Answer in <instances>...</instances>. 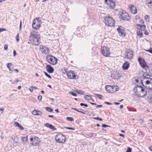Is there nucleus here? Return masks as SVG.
<instances>
[{
	"label": "nucleus",
	"mask_w": 152,
	"mask_h": 152,
	"mask_svg": "<svg viewBox=\"0 0 152 152\" xmlns=\"http://www.w3.org/2000/svg\"><path fill=\"white\" fill-rule=\"evenodd\" d=\"M84 98L85 99L87 100H90L92 99L91 96L90 95H86Z\"/></svg>",
	"instance_id": "5701e85b"
},
{
	"label": "nucleus",
	"mask_w": 152,
	"mask_h": 152,
	"mask_svg": "<svg viewBox=\"0 0 152 152\" xmlns=\"http://www.w3.org/2000/svg\"><path fill=\"white\" fill-rule=\"evenodd\" d=\"M71 109H73V110H75L78 112H79V113H81L83 114H85V113L83 112L82 111H80L79 110H78V109H76V108H71Z\"/></svg>",
	"instance_id": "72a5a7b5"
},
{
	"label": "nucleus",
	"mask_w": 152,
	"mask_h": 152,
	"mask_svg": "<svg viewBox=\"0 0 152 152\" xmlns=\"http://www.w3.org/2000/svg\"><path fill=\"white\" fill-rule=\"evenodd\" d=\"M119 135L120 136H122V137H124V134H119Z\"/></svg>",
	"instance_id": "e2e57ef3"
},
{
	"label": "nucleus",
	"mask_w": 152,
	"mask_h": 152,
	"mask_svg": "<svg viewBox=\"0 0 152 152\" xmlns=\"http://www.w3.org/2000/svg\"><path fill=\"white\" fill-rule=\"evenodd\" d=\"M145 51L147 52H149L152 54V48H151L149 50H146Z\"/></svg>",
	"instance_id": "a18cd8bd"
},
{
	"label": "nucleus",
	"mask_w": 152,
	"mask_h": 152,
	"mask_svg": "<svg viewBox=\"0 0 152 152\" xmlns=\"http://www.w3.org/2000/svg\"><path fill=\"white\" fill-rule=\"evenodd\" d=\"M19 81V80H15L14 82H12V84H17V83Z\"/></svg>",
	"instance_id": "c03bdc74"
},
{
	"label": "nucleus",
	"mask_w": 152,
	"mask_h": 152,
	"mask_svg": "<svg viewBox=\"0 0 152 152\" xmlns=\"http://www.w3.org/2000/svg\"><path fill=\"white\" fill-rule=\"evenodd\" d=\"M107 4L109 5L110 8L112 9H113L115 6V3L111 0H109Z\"/></svg>",
	"instance_id": "a211bd4d"
},
{
	"label": "nucleus",
	"mask_w": 152,
	"mask_h": 152,
	"mask_svg": "<svg viewBox=\"0 0 152 152\" xmlns=\"http://www.w3.org/2000/svg\"><path fill=\"white\" fill-rule=\"evenodd\" d=\"M114 104L116 105H118L120 104V103L118 102H114Z\"/></svg>",
	"instance_id": "338daca9"
},
{
	"label": "nucleus",
	"mask_w": 152,
	"mask_h": 152,
	"mask_svg": "<svg viewBox=\"0 0 152 152\" xmlns=\"http://www.w3.org/2000/svg\"><path fill=\"white\" fill-rule=\"evenodd\" d=\"M4 49L5 50H7V48H8V46L7 45H5L4 46Z\"/></svg>",
	"instance_id": "4d7b16f0"
},
{
	"label": "nucleus",
	"mask_w": 152,
	"mask_h": 152,
	"mask_svg": "<svg viewBox=\"0 0 152 152\" xmlns=\"http://www.w3.org/2000/svg\"><path fill=\"white\" fill-rule=\"evenodd\" d=\"M75 91L77 93L81 95H84L85 94V93L84 92L80 90H76Z\"/></svg>",
	"instance_id": "a878e982"
},
{
	"label": "nucleus",
	"mask_w": 152,
	"mask_h": 152,
	"mask_svg": "<svg viewBox=\"0 0 152 152\" xmlns=\"http://www.w3.org/2000/svg\"><path fill=\"white\" fill-rule=\"evenodd\" d=\"M37 112V113H36L37 115H36L41 116L42 115V113L41 111L38 110Z\"/></svg>",
	"instance_id": "4c0bfd02"
},
{
	"label": "nucleus",
	"mask_w": 152,
	"mask_h": 152,
	"mask_svg": "<svg viewBox=\"0 0 152 152\" xmlns=\"http://www.w3.org/2000/svg\"><path fill=\"white\" fill-rule=\"evenodd\" d=\"M102 127H109V126L108 125H107L106 124H102Z\"/></svg>",
	"instance_id": "3c124183"
},
{
	"label": "nucleus",
	"mask_w": 152,
	"mask_h": 152,
	"mask_svg": "<svg viewBox=\"0 0 152 152\" xmlns=\"http://www.w3.org/2000/svg\"><path fill=\"white\" fill-rule=\"evenodd\" d=\"M144 34L146 35H148V32L147 31H145L144 32Z\"/></svg>",
	"instance_id": "680f3d73"
},
{
	"label": "nucleus",
	"mask_w": 152,
	"mask_h": 152,
	"mask_svg": "<svg viewBox=\"0 0 152 152\" xmlns=\"http://www.w3.org/2000/svg\"><path fill=\"white\" fill-rule=\"evenodd\" d=\"M89 135H90V137H92L94 136H96L97 134L95 133H90L89 134Z\"/></svg>",
	"instance_id": "f704fd0d"
},
{
	"label": "nucleus",
	"mask_w": 152,
	"mask_h": 152,
	"mask_svg": "<svg viewBox=\"0 0 152 152\" xmlns=\"http://www.w3.org/2000/svg\"><path fill=\"white\" fill-rule=\"evenodd\" d=\"M80 105L81 106H84L86 107H88V105L86 104H85L83 103H81L80 104Z\"/></svg>",
	"instance_id": "a19ab883"
},
{
	"label": "nucleus",
	"mask_w": 152,
	"mask_h": 152,
	"mask_svg": "<svg viewBox=\"0 0 152 152\" xmlns=\"http://www.w3.org/2000/svg\"><path fill=\"white\" fill-rule=\"evenodd\" d=\"M104 103L106 104H108V105H112V104L111 103H110V102H104Z\"/></svg>",
	"instance_id": "5fc2aeb1"
},
{
	"label": "nucleus",
	"mask_w": 152,
	"mask_h": 152,
	"mask_svg": "<svg viewBox=\"0 0 152 152\" xmlns=\"http://www.w3.org/2000/svg\"><path fill=\"white\" fill-rule=\"evenodd\" d=\"M129 66V62L127 61H126L123 65L122 69L123 70H127L128 69Z\"/></svg>",
	"instance_id": "f3484780"
},
{
	"label": "nucleus",
	"mask_w": 152,
	"mask_h": 152,
	"mask_svg": "<svg viewBox=\"0 0 152 152\" xmlns=\"http://www.w3.org/2000/svg\"><path fill=\"white\" fill-rule=\"evenodd\" d=\"M112 86H105L106 90L109 93H113L114 92V91L113 90Z\"/></svg>",
	"instance_id": "4468645a"
},
{
	"label": "nucleus",
	"mask_w": 152,
	"mask_h": 152,
	"mask_svg": "<svg viewBox=\"0 0 152 152\" xmlns=\"http://www.w3.org/2000/svg\"><path fill=\"white\" fill-rule=\"evenodd\" d=\"M150 150L152 151V146H151L149 148Z\"/></svg>",
	"instance_id": "774afa93"
},
{
	"label": "nucleus",
	"mask_w": 152,
	"mask_h": 152,
	"mask_svg": "<svg viewBox=\"0 0 152 152\" xmlns=\"http://www.w3.org/2000/svg\"><path fill=\"white\" fill-rule=\"evenodd\" d=\"M4 110V108L3 107H1V108H0V112L1 111V113H3Z\"/></svg>",
	"instance_id": "864d4df0"
},
{
	"label": "nucleus",
	"mask_w": 152,
	"mask_h": 152,
	"mask_svg": "<svg viewBox=\"0 0 152 152\" xmlns=\"http://www.w3.org/2000/svg\"><path fill=\"white\" fill-rule=\"evenodd\" d=\"M47 61L52 65H54L57 63L58 59L51 55H48L46 57Z\"/></svg>",
	"instance_id": "20e7f679"
},
{
	"label": "nucleus",
	"mask_w": 152,
	"mask_h": 152,
	"mask_svg": "<svg viewBox=\"0 0 152 152\" xmlns=\"http://www.w3.org/2000/svg\"><path fill=\"white\" fill-rule=\"evenodd\" d=\"M90 103L92 105H96L97 104L96 103H94L90 102Z\"/></svg>",
	"instance_id": "052dcab7"
},
{
	"label": "nucleus",
	"mask_w": 152,
	"mask_h": 152,
	"mask_svg": "<svg viewBox=\"0 0 152 152\" xmlns=\"http://www.w3.org/2000/svg\"><path fill=\"white\" fill-rule=\"evenodd\" d=\"M126 56L125 57L127 59H131L133 57V52L132 50H128L126 51Z\"/></svg>",
	"instance_id": "9b49d317"
},
{
	"label": "nucleus",
	"mask_w": 152,
	"mask_h": 152,
	"mask_svg": "<svg viewBox=\"0 0 152 152\" xmlns=\"http://www.w3.org/2000/svg\"><path fill=\"white\" fill-rule=\"evenodd\" d=\"M66 118L67 120L69 121H73L74 120L73 118L71 117H67Z\"/></svg>",
	"instance_id": "e433bc0d"
},
{
	"label": "nucleus",
	"mask_w": 152,
	"mask_h": 152,
	"mask_svg": "<svg viewBox=\"0 0 152 152\" xmlns=\"http://www.w3.org/2000/svg\"><path fill=\"white\" fill-rule=\"evenodd\" d=\"M66 74L68 77L70 79H76L78 78V77L74 71H68L66 72Z\"/></svg>",
	"instance_id": "0eeeda50"
},
{
	"label": "nucleus",
	"mask_w": 152,
	"mask_h": 152,
	"mask_svg": "<svg viewBox=\"0 0 152 152\" xmlns=\"http://www.w3.org/2000/svg\"><path fill=\"white\" fill-rule=\"evenodd\" d=\"M56 141L59 143H64L66 141L64 135L61 134H57L55 137Z\"/></svg>",
	"instance_id": "423d86ee"
},
{
	"label": "nucleus",
	"mask_w": 152,
	"mask_h": 152,
	"mask_svg": "<svg viewBox=\"0 0 152 152\" xmlns=\"http://www.w3.org/2000/svg\"><path fill=\"white\" fill-rule=\"evenodd\" d=\"M144 18L147 22H149L150 18L148 15H145L144 17Z\"/></svg>",
	"instance_id": "c85d7f7f"
},
{
	"label": "nucleus",
	"mask_w": 152,
	"mask_h": 152,
	"mask_svg": "<svg viewBox=\"0 0 152 152\" xmlns=\"http://www.w3.org/2000/svg\"><path fill=\"white\" fill-rule=\"evenodd\" d=\"M138 61L141 66L143 69H146L148 68V67L147 66L146 62L143 59L141 58H139L138 59Z\"/></svg>",
	"instance_id": "1a4fd4ad"
},
{
	"label": "nucleus",
	"mask_w": 152,
	"mask_h": 152,
	"mask_svg": "<svg viewBox=\"0 0 152 152\" xmlns=\"http://www.w3.org/2000/svg\"><path fill=\"white\" fill-rule=\"evenodd\" d=\"M102 53L103 56L105 57H108L110 54L109 48L106 47H103L101 48Z\"/></svg>",
	"instance_id": "6e6552de"
},
{
	"label": "nucleus",
	"mask_w": 152,
	"mask_h": 152,
	"mask_svg": "<svg viewBox=\"0 0 152 152\" xmlns=\"http://www.w3.org/2000/svg\"><path fill=\"white\" fill-rule=\"evenodd\" d=\"M148 75L152 77V69L151 70V71L149 72V75Z\"/></svg>",
	"instance_id": "13d9d810"
},
{
	"label": "nucleus",
	"mask_w": 152,
	"mask_h": 152,
	"mask_svg": "<svg viewBox=\"0 0 152 152\" xmlns=\"http://www.w3.org/2000/svg\"><path fill=\"white\" fill-rule=\"evenodd\" d=\"M7 31V29L5 28H0V32L4 31Z\"/></svg>",
	"instance_id": "de8ad7c7"
},
{
	"label": "nucleus",
	"mask_w": 152,
	"mask_h": 152,
	"mask_svg": "<svg viewBox=\"0 0 152 152\" xmlns=\"http://www.w3.org/2000/svg\"><path fill=\"white\" fill-rule=\"evenodd\" d=\"M93 118L94 119L99 120L100 121H102V119L101 118H99L98 117L97 118Z\"/></svg>",
	"instance_id": "79ce46f5"
},
{
	"label": "nucleus",
	"mask_w": 152,
	"mask_h": 152,
	"mask_svg": "<svg viewBox=\"0 0 152 152\" xmlns=\"http://www.w3.org/2000/svg\"><path fill=\"white\" fill-rule=\"evenodd\" d=\"M137 26H139V27L142 30H144L145 29V26L144 25L138 24Z\"/></svg>",
	"instance_id": "393cba45"
},
{
	"label": "nucleus",
	"mask_w": 152,
	"mask_h": 152,
	"mask_svg": "<svg viewBox=\"0 0 152 152\" xmlns=\"http://www.w3.org/2000/svg\"><path fill=\"white\" fill-rule=\"evenodd\" d=\"M137 35L139 36H142L143 34L142 31L140 29L137 30Z\"/></svg>",
	"instance_id": "b1692460"
},
{
	"label": "nucleus",
	"mask_w": 152,
	"mask_h": 152,
	"mask_svg": "<svg viewBox=\"0 0 152 152\" xmlns=\"http://www.w3.org/2000/svg\"><path fill=\"white\" fill-rule=\"evenodd\" d=\"M95 94L96 96H98V98L99 99H102L103 96L102 95H101V94Z\"/></svg>",
	"instance_id": "2f4dec72"
},
{
	"label": "nucleus",
	"mask_w": 152,
	"mask_h": 152,
	"mask_svg": "<svg viewBox=\"0 0 152 152\" xmlns=\"http://www.w3.org/2000/svg\"><path fill=\"white\" fill-rule=\"evenodd\" d=\"M48 117L50 118H53L54 117V116L52 115H49L48 116Z\"/></svg>",
	"instance_id": "69168bd1"
},
{
	"label": "nucleus",
	"mask_w": 152,
	"mask_h": 152,
	"mask_svg": "<svg viewBox=\"0 0 152 152\" xmlns=\"http://www.w3.org/2000/svg\"><path fill=\"white\" fill-rule=\"evenodd\" d=\"M41 50L42 53L48 54L49 53V49L45 46H42V48H41Z\"/></svg>",
	"instance_id": "f8f14e48"
},
{
	"label": "nucleus",
	"mask_w": 152,
	"mask_h": 152,
	"mask_svg": "<svg viewBox=\"0 0 152 152\" xmlns=\"http://www.w3.org/2000/svg\"><path fill=\"white\" fill-rule=\"evenodd\" d=\"M112 87L113 88V91H114V92L117 91L119 90V88L117 86H112Z\"/></svg>",
	"instance_id": "c756f323"
},
{
	"label": "nucleus",
	"mask_w": 152,
	"mask_h": 152,
	"mask_svg": "<svg viewBox=\"0 0 152 152\" xmlns=\"http://www.w3.org/2000/svg\"><path fill=\"white\" fill-rule=\"evenodd\" d=\"M65 128L66 129H68L69 130H75V129L73 128L72 127H65Z\"/></svg>",
	"instance_id": "37998d69"
},
{
	"label": "nucleus",
	"mask_w": 152,
	"mask_h": 152,
	"mask_svg": "<svg viewBox=\"0 0 152 152\" xmlns=\"http://www.w3.org/2000/svg\"><path fill=\"white\" fill-rule=\"evenodd\" d=\"M130 9L132 13L135 14L137 13V8L134 5H132L130 7Z\"/></svg>",
	"instance_id": "6ab92c4d"
},
{
	"label": "nucleus",
	"mask_w": 152,
	"mask_h": 152,
	"mask_svg": "<svg viewBox=\"0 0 152 152\" xmlns=\"http://www.w3.org/2000/svg\"><path fill=\"white\" fill-rule=\"evenodd\" d=\"M37 111L38 110H34L32 111V113L33 115H36V113H37Z\"/></svg>",
	"instance_id": "58836bf2"
},
{
	"label": "nucleus",
	"mask_w": 152,
	"mask_h": 152,
	"mask_svg": "<svg viewBox=\"0 0 152 152\" xmlns=\"http://www.w3.org/2000/svg\"><path fill=\"white\" fill-rule=\"evenodd\" d=\"M148 101L152 103V95L151 94L148 96Z\"/></svg>",
	"instance_id": "bb28decb"
},
{
	"label": "nucleus",
	"mask_w": 152,
	"mask_h": 152,
	"mask_svg": "<svg viewBox=\"0 0 152 152\" xmlns=\"http://www.w3.org/2000/svg\"><path fill=\"white\" fill-rule=\"evenodd\" d=\"M133 90L136 95L138 96L142 97L146 94V89L140 86H137L134 88Z\"/></svg>",
	"instance_id": "f03ea898"
},
{
	"label": "nucleus",
	"mask_w": 152,
	"mask_h": 152,
	"mask_svg": "<svg viewBox=\"0 0 152 152\" xmlns=\"http://www.w3.org/2000/svg\"><path fill=\"white\" fill-rule=\"evenodd\" d=\"M104 20L106 25L110 27L114 26L115 21L112 17L110 16L105 17Z\"/></svg>",
	"instance_id": "7ed1b4c3"
},
{
	"label": "nucleus",
	"mask_w": 152,
	"mask_h": 152,
	"mask_svg": "<svg viewBox=\"0 0 152 152\" xmlns=\"http://www.w3.org/2000/svg\"><path fill=\"white\" fill-rule=\"evenodd\" d=\"M69 94H71L72 95V96H77V95L76 94L73 92L71 91L69 93Z\"/></svg>",
	"instance_id": "473e14b6"
},
{
	"label": "nucleus",
	"mask_w": 152,
	"mask_h": 152,
	"mask_svg": "<svg viewBox=\"0 0 152 152\" xmlns=\"http://www.w3.org/2000/svg\"><path fill=\"white\" fill-rule=\"evenodd\" d=\"M111 77L114 79H118L120 77L119 74L118 72H114L112 74Z\"/></svg>",
	"instance_id": "dca6fc26"
},
{
	"label": "nucleus",
	"mask_w": 152,
	"mask_h": 152,
	"mask_svg": "<svg viewBox=\"0 0 152 152\" xmlns=\"http://www.w3.org/2000/svg\"><path fill=\"white\" fill-rule=\"evenodd\" d=\"M119 15H120V18L125 20L128 21L130 19V17L128 14L124 11L123 10L120 12Z\"/></svg>",
	"instance_id": "39448f33"
},
{
	"label": "nucleus",
	"mask_w": 152,
	"mask_h": 152,
	"mask_svg": "<svg viewBox=\"0 0 152 152\" xmlns=\"http://www.w3.org/2000/svg\"><path fill=\"white\" fill-rule=\"evenodd\" d=\"M40 36L39 33L37 30H33L31 32L29 40L33 45L36 46L40 43Z\"/></svg>",
	"instance_id": "f257e3e1"
},
{
	"label": "nucleus",
	"mask_w": 152,
	"mask_h": 152,
	"mask_svg": "<svg viewBox=\"0 0 152 152\" xmlns=\"http://www.w3.org/2000/svg\"><path fill=\"white\" fill-rule=\"evenodd\" d=\"M15 125L16 126L18 127L21 130H23L24 129V128L18 122H15Z\"/></svg>",
	"instance_id": "412c9836"
},
{
	"label": "nucleus",
	"mask_w": 152,
	"mask_h": 152,
	"mask_svg": "<svg viewBox=\"0 0 152 152\" xmlns=\"http://www.w3.org/2000/svg\"><path fill=\"white\" fill-rule=\"evenodd\" d=\"M49 128L50 129H53V130H56V129L51 124H50Z\"/></svg>",
	"instance_id": "7c9ffc66"
},
{
	"label": "nucleus",
	"mask_w": 152,
	"mask_h": 152,
	"mask_svg": "<svg viewBox=\"0 0 152 152\" xmlns=\"http://www.w3.org/2000/svg\"><path fill=\"white\" fill-rule=\"evenodd\" d=\"M16 55V51L15 50H13V56H15Z\"/></svg>",
	"instance_id": "6e6d98bb"
},
{
	"label": "nucleus",
	"mask_w": 152,
	"mask_h": 152,
	"mask_svg": "<svg viewBox=\"0 0 152 152\" xmlns=\"http://www.w3.org/2000/svg\"><path fill=\"white\" fill-rule=\"evenodd\" d=\"M102 107V105H98L96 106V107L97 108L101 107Z\"/></svg>",
	"instance_id": "bf43d9fd"
},
{
	"label": "nucleus",
	"mask_w": 152,
	"mask_h": 152,
	"mask_svg": "<svg viewBox=\"0 0 152 152\" xmlns=\"http://www.w3.org/2000/svg\"><path fill=\"white\" fill-rule=\"evenodd\" d=\"M117 31H118L119 35L122 36H125V35L124 33L123 32L122 30L120 28H118L117 29Z\"/></svg>",
	"instance_id": "aec40b11"
},
{
	"label": "nucleus",
	"mask_w": 152,
	"mask_h": 152,
	"mask_svg": "<svg viewBox=\"0 0 152 152\" xmlns=\"http://www.w3.org/2000/svg\"><path fill=\"white\" fill-rule=\"evenodd\" d=\"M41 23V20L39 19H37L34 20L32 24L33 27L36 30L39 29L40 27V25Z\"/></svg>",
	"instance_id": "9d476101"
},
{
	"label": "nucleus",
	"mask_w": 152,
	"mask_h": 152,
	"mask_svg": "<svg viewBox=\"0 0 152 152\" xmlns=\"http://www.w3.org/2000/svg\"><path fill=\"white\" fill-rule=\"evenodd\" d=\"M12 64L11 63H8L7 64V66L9 68V70L10 71H11L12 70V69H11L10 67H9V65H10V66H12Z\"/></svg>",
	"instance_id": "ea45409f"
},
{
	"label": "nucleus",
	"mask_w": 152,
	"mask_h": 152,
	"mask_svg": "<svg viewBox=\"0 0 152 152\" xmlns=\"http://www.w3.org/2000/svg\"><path fill=\"white\" fill-rule=\"evenodd\" d=\"M42 96L39 95L38 97V99L39 100H42Z\"/></svg>",
	"instance_id": "603ef678"
},
{
	"label": "nucleus",
	"mask_w": 152,
	"mask_h": 152,
	"mask_svg": "<svg viewBox=\"0 0 152 152\" xmlns=\"http://www.w3.org/2000/svg\"><path fill=\"white\" fill-rule=\"evenodd\" d=\"M44 74L45 75L47 76L50 79H51L52 78L51 76L49 75L46 72H44Z\"/></svg>",
	"instance_id": "c9c22d12"
},
{
	"label": "nucleus",
	"mask_w": 152,
	"mask_h": 152,
	"mask_svg": "<svg viewBox=\"0 0 152 152\" xmlns=\"http://www.w3.org/2000/svg\"><path fill=\"white\" fill-rule=\"evenodd\" d=\"M16 39L17 41L18 42L19 40V36L18 34H17L16 37Z\"/></svg>",
	"instance_id": "09e8293b"
},
{
	"label": "nucleus",
	"mask_w": 152,
	"mask_h": 152,
	"mask_svg": "<svg viewBox=\"0 0 152 152\" xmlns=\"http://www.w3.org/2000/svg\"><path fill=\"white\" fill-rule=\"evenodd\" d=\"M46 68L47 72L49 73H52L54 71V69L50 65H47Z\"/></svg>",
	"instance_id": "2eb2a0df"
},
{
	"label": "nucleus",
	"mask_w": 152,
	"mask_h": 152,
	"mask_svg": "<svg viewBox=\"0 0 152 152\" xmlns=\"http://www.w3.org/2000/svg\"><path fill=\"white\" fill-rule=\"evenodd\" d=\"M39 138L37 137H35L34 140L33 142H32L31 144L32 145L35 146L36 145H39Z\"/></svg>",
	"instance_id": "ddd939ff"
},
{
	"label": "nucleus",
	"mask_w": 152,
	"mask_h": 152,
	"mask_svg": "<svg viewBox=\"0 0 152 152\" xmlns=\"http://www.w3.org/2000/svg\"><path fill=\"white\" fill-rule=\"evenodd\" d=\"M45 109L46 111L48 112H52L53 111V109L50 107H45Z\"/></svg>",
	"instance_id": "cd10ccee"
},
{
	"label": "nucleus",
	"mask_w": 152,
	"mask_h": 152,
	"mask_svg": "<svg viewBox=\"0 0 152 152\" xmlns=\"http://www.w3.org/2000/svg\"><path fill=\"white\" fill-rule=\"evenodd\" d=\"M29 91L31 92H32L33 91V88H32V89H31V88H30L29 89Z\"/></svg>",
	"instance_id": "0e129e2a"
},
{
	"label": "nucleus",
	"mask_w": 152,
	"mask_h": 152,
	"mask_svg": "<svg viewBox=\"0 0 152 152\" xmlns=\"http://www.w3.org/2000/svg\"><path fill=\"white\" fill-rule=\"evenodd\" d=\"M132 149L128 147L126 151V152H131Z\"/></svg>",
	"instance_id": "49530a36"
},
{
	"label": "nucleus",
	"mask_w": 152,
	"mask_h": 152,
	"mask_svg": "<svg viewBox=\"0 0 152 152\" xmlns=\"http://www.w3.org/2000/svg\"><path fill=\"white\" fill-rule=\"evenodd\" d=\"M28 136L25 135L24 136H22V140L23 141L24 143H25V142H27L28 141Z\"/></svg>",
	"instance_id": "4be33fe9"
},
{
	"label": "nucleus",
	"mask_w": 152,
	"mask_h": 152,
	"mask_svg": "<svg viewBox=\"0 0 152 152\" xmlns=\"http://www.w3.org/2000/svg\"><path fill=\"white\" fill-rule=\"evenodd\" d=\"M50 124H49V123H47L45 124L44 125V126H45L47 127L48 128H49Z\"/></svg>",
	"instance_id": "8fccbe9b"
}]
</instances>
